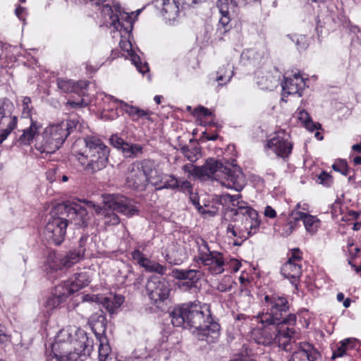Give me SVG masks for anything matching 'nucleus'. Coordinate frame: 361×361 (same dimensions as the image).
<instances>
[{
  "label": "nucleus",
  "instance_id": "obj_18",
  "mask_svg": "<svg viewBox=\"0 0 361 361\" xmlns=\"http://www.w3.org/2000/svg\"><path fill=\"white\" fill-rule=\"evenodd\" d=\"M320 354L310 343H300L298 349L295 351L289 361H315Z\"/></svg>",
  "mask_w": 361,
  "mask_h": 361
},
{
  "label": "nucleus",
  "instance_id": "obj_6",
  "mask_svg": "<svg viewBox=\"0 0 361 361\" xmlns=\"http://www.w3.org/2000/svg\"><path fill=\"white\" fill-rule=\"evenodd\" d=\"M85 150L78 153V159L86 171L94 173L106 167L109 161V148L98 137L87 135L84 137Z\"/></svg>",
  "mask_w": 361,
  "mask_h": 361
},
{
  "label": "nucleus",
  "instance_id": "obj_13",
  "mask_svg": "<svg viewBox=\"0 0 361 361\" xmlns=\"http://www.w3.org/2000/svg\"><path fill=\"white\" fill-rule=\"evenodd\" d=\"M146 290L149 299L157 307L169 298L171 291L169 283L157 276L148 279Z\"/></svg>",
  "mask_w": 361,
  "mask_h": 361
},
{
  "label": "nucleus",
  "instance_id": "obj_35",
  "mask_svg": "<svg viewBox=\"0 0 361 361\" xmlns=\"http://www.w3.org/2000/svg\"><path fill=\"white\" fill-rule=\"evenodd\" d=\"M216 81L219 82V85H224L228 83L233 76V71L228 63L223 66L216 72Z\"/></svg>",
  "mask_w": 361,
  "mask_h": 361
},
{
  "label": "nucleus",
  "instance_id": "obj_43",
  "mask_svg": "<svg viewBox=\"0 0 361 361\" xmlns=\"http://www.w3.org/2000/svg\"><path fill=\"white\" fill-rule=\"evenodd\" d=\"M181 169L185 173H188V178L195 177L201 178L200 166H194L192 164H187L183 165Z\"/></svg>",
  "mask_w": 361,
  "mask_h": 361
},
{
  "label": "nucleus",
  "instance_id": "obj_8",
  "mask_svg": "<svg viewBox=\"0 0 361 361\" xmlns=\"http://www.w3.org/2000/svg\"><path fill=\"white\" fill-rule=\"evenodd\" d=\"M195 244L197 247V254L195 256L196 262L206 267L213 275L223 273L225 265L223 255L218 251H211L207 241L202 238H197Z\"/></svg>",
  "mask_w": 361,
  "mask_h": 361
},
{
  "label": "nucleus",
  "instance_id": "obj_56",
  "mask_svg": "<svg viewBox=\"0 0 361 361\" xmlns=\"http://www.w3.org/2000/svg\"><path fill=\"white\" fill-rule=\"evenodd\" d=\"M197 271L195 269H185V280L195 282L198 280L197 276Z\"/></svg>",
  "mask_w": 361,
  "mask_h": 361
},
{
  "label": "nucleus",
  "instance_id": "obj_44",
  "mask_svg": "<svg viewBox=\"0 0 361 361\" xmlns=\"http://www.w3.org/2000/svg\"><path fill=\"white\" fill-rule=\"evenodd\" d=\"M57 86L63 92H74L75 82L71 80L58 78Z\"/></svg>",
  "mask_w": 361,
  "mask_h": 361
},
{
  "label": "nucleus",
  "instance_id": "obj_62",
  "mask_svg": "<svg viewBox=\"0 0 361 361\" xmlns=\"http://www.w3.org/2000/svg\"><path fill=\"white\" fill-rule=\"evenodd\" d=\"M67 105H69L72 108H78V107H82L84 106H86L87 104H84V100L83 99H81L79 102H74L68 100L66 103Z\"/></svg>",
  "mask_w": 361,
  "mask_h": 361
},
{
  "label": "nucleus",
  "instance_id": "obj_59",
  "mask_svg": "<svg viewBox=\"0 0 361 361\" xmlns=\"http://www.w3.org/2000/svg\"><path fill=\"white\" fill-rule=\"evenodd\" d=\"M305 126L307 129L312 132L318 129V128L320 127L319 123H314L311 118L305 123Z\"/></svg>",
  "mask_w": 361,
  "mask_h": 361
},
{
  "label": "nucleus",
  "instance_id": "obj_4",
  "mask_svg": "<svg viewBox=\"0 0 361 361\" xmlns=\"http://www.w3.org/2000/svg\"><path fill=\"white\" fill-rule=\"evenodd\" d=\"M264 310L259 313L257 318L259 322H274L276 324L295 329L297 317L295 314H289L283 317L284 313L288 312L290 306L286 297L279 293L266 295L264 297Z\"/></svg>",
  "mask_w": 361,
  "mask_h": 361
},
{
  "label": "nucleus",
  "instance_id": "obj_45",
  "mask_svg": "<svg viewBox=\"0 0 361 361\" xmlns=\"http://www.w3.org/2000/svg\"><path fill=\"white\" fill-rule=\"evenodd\" d=\"M23 111L22 114L24 117H30L33 106H32V101L30 97H24L22 100Z\"/></svg>",
  "mask_w": 361,
  "mask_h": 361
},
{
  "label": "nucleus",
  "instance_id": "obj_15",
  "mask_svg": "<svg viewBox=\"0 0 361 361\" xmlns=\"http://www.w3.org/2000/svg\"><path fill=\"white\" fill-rule=\"evenodd\" d=\"M286 137L284 131L279 132L275 137L268 140L266 145L284 160L288 158L293 149V144Z\"/></svg>",
  "mask_w": 361,
  "mask_h": 361
},
{
  "label": "nucleus",
  "instance_id": "obj_2",
  "mask_svg": "<svg viewBox=\"0 0 361 361\" xmlns=\"http://www.w3.org/2000/svg\"><path fill=\"white\" fill-rule=\"evenodd\" d=\"M92 348V341L83 330L68 326L56 336L52 345L54 356L48 361H78L82 355H90Z\"/></svg>",
  "mask_w": 361,
  "mask_h": 361
},
{
  "label": "nucleus",
  "instance_id": "obj_48",
  "mask_svg": "<svg viewBox=\"0 0 361 361\" xmlns=\"http://www.w3.org/2000/svg\"><path fill=\"white\" fill-rule=\"evenodd\" d=\"M307 214L304 212L297 210V209H293L291 212L290 216H289V218H288V219L290 222L295 221V227H297L298 222L301 220L302 221H304V219L305 216H307Z\"/></svg>",
  "mask_w": 361,
  "mask_h": 361
},
{
  "label": "nucleus",
  "instance_id": "obj_52",
  "mask_svg": "<svg viewBox=\"0 0 361 361\" xmlns=\"http://www.w3.org/2000/svg\"><path fill=\"white\" fill-rule=\"evenodd\" d=\"M178 190L188 194H191L192 191V185L187 180L179 179V186L177 188Z\"/></svg>",
  "mask_w": 361,
  "mask_h": 361
},
{
  "label": "nucleus",
  "instance_id": "obj_60",
  "mask_svg": "<svg viewBox=\"0 0 361 361\" xmlns=\"http://www.w3.org/2000/svg\"><path fill=\"white\" fill-rule=\"evenodd\" d=\"M298 118L302 123H305L309 121L311 118L310 117L308 113L305 110H300L298 112Z\"/></svg>",
  "mask_w": 361,
  "mask_h": 361
},
{
  "label": "nucleus",
  "instance_id": "obj_9",
  "mask_svg": "<svg viewBox=\"0 0 361 361\" xmlns=\"http://www.w3.org/2000/svg\"><path fill=\"white\" fill-rule=\"evenodd\" d=\"M50 214L43 235L47 242L59 245L64 240L68 219L64 215L56 212V206L51 209Z\"/></svg>",
  "mask_w": 361,
  "mask_h": 361
},
{
  "label": "nucleus",
  "instance_id": "obj_21",
  "mask_svg": "<svg viewBox=\"0 0 361 361\" xmlns=\"http://www.w3.org/2000/svg\"><path fill=\"white\" fill-rule=\"evenodd\" d=\"M87 240V236H82L79 240L78 247L77 249L71 250L66 255H64L66 268H70L83 258L85 252V245Z\"/></svg>",
  "mask_w": 361,
  "mask_h": 361
},
{
  "label": "nucleus",
  "instance_id": "obj_28",
  "mask_svg": "<svg viewBox=\"0 0 361 361\" xmlns=\"http://www.w3.org/2000/svg\"><path fill=\"white\" fill-rule=\"evenodd\" d=\"M116 101L120 102L122 104V106L123 107L126 113L132 117L133 121H137L140 118L150 120V116L152 113L149 110L142 109L137 106L129 105L128 104L121 100L116 99Z\"/></svg>",
  "mask_w": 361,
  "mask_h": 361
},
{
  "label": "nucleus",
  "instance_id": "obj_40",
  "mask_svg": "<svg viewBox=\"0 0 361 361\" xmlns=\"http://www.w3.org/2000/svg\"><path fill=\"white\" fill-rule=\"evenodd\" d=\"M99 341V361H106L109 353H111V348L108 343L107 338L106 336H99L97 337Z\"/></svg>",
  "mask_w": 361,
  "mask_h": 361
},
{
  "label": "nucleus",
  "instance_id": "obj_5",
  "mask_svg": "<svg viewBox=\"0 0 361 361\" xmlns=\"http://www.w3.org/2000/svg\"><path fill=\"white\" fill-rule=\"evenodd\" d=\"M83 202L88 208L94 209L97 214L104 216L105 224L109 226L118 225L120 223V219L115 214V211L128 217L139 213V210L133 204V201L121 195H112L105 201V205L103 207L95 204L92 201L84 200Z\"/></svg>",
  "mask_w": 361,
  "mask_h": 361
},
{
  "label": "nucleus",
  "instance_id": "obj_19",
  "mask_svg": "<svg viewBox=\"0 0 361 361\" xmlns=\"http://www.w3.org/2000/svg\"><path fill=\"white\" fill-rule=\"evenodd\" d=\"M305 86V82L300 73H295L293 78H286L282 84L283 97L290 94L302 96V91Z\"/></svg>",
  "mask_w": 361,
  "mask_h": 361
},
{
  "label": "nucleus",
  "instance_id": "obj_38",
  "mask_svg": "<svg viewBox=\"0 0 361 361\" xmlns=\"http://www.w3.org/2000/svg\"><path fill=\"white\" fill-rule=\"evenodd\" d=\"M303 224L307 232L311 235L316 233L320 226L319 219L317 216L308 214L305 217Z\"/></svg>",
  "mask_w": 361,
  "mask_h": 361
},
{
  "label": "nucleus",
  "instance_id": "obj_50",
  "mask_svg": "<svg viewBox=\"0 0 361 361\" xmlns=\"http://www.w3.org/2000/svg\"><path fill=\"white\" fill-rule=\"evenodd\" d=\"M11 341V336L8 333L6 328L0 324V344L8 345Z\"/></svg>",
  "mask_w": 361,
  "mask_h": 361
},
{
  "label": "nucleus",
  "instance_id": "obj_12",
  "mask_svg": "<svg viewBox=\"0 0 361 361\" xmlns=\"http://www.w3.org/2000/svg\"><path fill=\"white\" fill-rule=\"evenodd\" d=\"M56 211L64 215L68 222L73 221L80 227H86L91 219L87 209L76 204H59L56 206Z\"/></svg>",
  "mask_w": 361,
  "mask_h": 361
},
{
  "label": "nucleus",
  "instance_id": "obj_30",
  "mask_svg": "<svg viewBox=\"0 0 361 361\" xmlns=\"http://www.w3.org/2000/svg\"><path fill=\"white\" fill-rule=\"evenodd\" d=\"M295 221L290 222L288 219L279 218L274 224V229L281 235L287 237L295 229Z\"/></svg>",
  "mask_w": 361,
  "mask_h": 361
},
{
  "label": "nucleus",
  "instance_id": "obj_34",
  "mask_svg": "<svg viewBox=\"0 0 361 361\" xmlns=\"http://www.w3.org/2000/svg\"><path fill=\"white\" fill-rule=\"evenodd\" d=\"M76 292L73 286L71 285L69 281L62 282L61 283L55 286L54 293L59 298L66 300L71 294Z\"/></svg>",
  "mask_w": 361,
  "mask_h": 361
},
{
  "label": "nucleus",
  "instance_id": "obj_29",
  "mask_svg": "<svg viewBox=\"0 0 361 361\" xmlns=\"http://www.w3.org/2000/svg\"><path fill=\"white\" fill-rule=\"evenodd\" d=\"M157 189H171L176 190L179 186V179L171 174L161 173L158 176Z\"/></svg>",
  "mask_w": 361,
  "mask_h": 361
},
{
  "label": "nucleus",
  "instance_id": "obj_16",
  "mask_svg": "<svg viewBox=\"0 0 361 361\" xmlns=\"http://www.w3.org/2000/svg\"><path fill=\"white\" fill-rule=\"evenodd\" d=\"M139 165L140 164L134 162L129 166L126 174V184L130 188L142 191L145 189L148 182Z\"/></svg>",
  "mask_w": 361,
  "mask_h": 361
},
{
  "label": "nucleus",
  "instance_id": "obj_27",
  "mask_svg": "<svg viewBox=\"0 0 361 361\" xmlns=\"http://www.w3.org/2000/svg\"><path fill=\"white\" fill-rule=\"evenodd\" d=\"M116 101L120 102L122 104V106L123 107L126 113L132 117L133 121H137L140 118L150 120V116L152 113L149 110L142 109L137 106L129 105L128 104L121 100L116 99Z\"/></svg>",
  "mask_w": 361,
  "mask_h": 361
},
{
  "label": "nucleus",
  "instance_id": "obj_32",
  "mask_svg": "<svg viewBox=\"0 0 361 361\" xmlns=\"http://www.w3.org/2000/svg\"><path fill=\"white\" fill-rule=\"evenodd\" d=\"M124 298L121 295H115L113 296L104 298L102 300L103 307L110 313H114L123 302Z\"/></svg>",
  "mask_w": 361,
  "mask_h": 361
},
{
  "label": "nucleus",
  "instance_id": "obj_51",
  "mask_svg": "<svg viewBox=\"0 0 361 361\" xmlns=\"http://www.w3.org/2000/svg\"><path fill=\"white\" fill-rule=\"evenodd\" d=\"M109 142L114 147L119 149L121 151L123 148L124 144L126 142L117 135H112L109 138Z\"/></svg>",
  "mask_w": 361,
  "mask_h": 361
},
{
  "label": "nucleus",
  "instance_id": "obj_26",
  "mask_svg": "<svg viewBox=\"0 0 361 361\" xmlns=\"http://www.w3.org/2000/svg\"><path fill=\"white\" fill-rule=\"evenodd\" d=\"M157 6L160 3L161 13L168 20H174L178 16L179 7L175 0H156Z\"/></svg>",
  "mask_w": 361,
  "mask_h": 361
},
{
  "label": "nucleus",
  "instance_id": "obj_31",
  "mask_svg": "<svg viewBox=\"0 0 361 361\" xmlns=\"http://www.w3.org/2000/svg\"><path fill=\"white\" fill-rule=\"evenodd\" d=\"M41 127L39 123L31 119L30 127L23 130V134L19 137V142L25 145H30Z\"/></svg>",
  "mask_w": 361,
  "mask_h": 361
},
{
  "label": "nucleus",
  "instance_id": "obj_7",
  "mask_svg": "<svg viewBox=\"0 0 361 361\" xmlns=\"http://www.w3.org/2000/svg\"><path fill=\"white\" fill-rule=\"evenodd\" d=\"M260 323L262 328L257 329L252 333L253 338L258 344L270 345L273 343H278L285 348L292 338L297 337L295 329H290L272 322Z\"/></svg>",
  "mask_w": 361,
  "mask_h": 361
},
{
  "label": "nucleus",
  "instance_id": "obj_33",
  "mask_svg": "<svg viewBox=\"0 0 361 361\" xmlns=\"http://www.w3.org/2000/svg\"><path fill=\"white\" fill-rule=\"evenodd\" d=\"M47 264L49 268L56 271L66 268V264L64 255L57 254L56 252H50L47 257Z\"/></svg>",
  "mask_w": 361,
  "mask_h": 361
},
{
  "label": "nucleus",
  "instance_id": "obj_42",
  "mask_svg": "<svg viewBox=\"0 0 361 361\" xmlns=\"http://www.w3.org/2000/svg\"><path fill=\"white\" fill-rule=\"evenodd\" d=\"M142 245H137V247L131 252V256L133 260L141 267H144L147 262H149V258H147L143 252L141 251Z\"/></svg>",
  "mask_w": 361,
  "mask_h": 361
},
{
  "label": "nucleus",
  "instance_id": "obj_37",
  "mask_svg": "<svg viewBox=\"0 0 361 361\" xmlns=\"http://www.w3.org/2000/svg\"><path fill=\"white\" fill-rule=\"evenodd\" d=\"M122 152L126 158H134L142 154L143 147L137 144L126 142L123 145Z\"/></svg>",
  "mask_w": 361,
  "mask_h": 361
},
{
  "label": "nucleus",
  "instance_id": "obj_1",
  "mask_svg": "<svg viewBox=\"0 0 361 361\" xmlns=\"http://www.w3.org/2000/svg\"><path fill=\"white\" fill-rule=\"evenodd\" d=\"M170 317L174 326L194 328L200 341L214 343L219 338L220 325L212 319L207 304L202 305L198 301L184 303L174 307Z\"/></svg>",
  "mask_w": 361,
  "mask_h": 361
},
{
  "label": "nucleus",
  "instance_id": "obj_39",
  "mask_svg": "<svg viewBox=\"0 0 361 361\" xmlns=\"http://www.w3.org/2000/svg\"><path fill=\"white\" fill-rule=\"evenodd\" d=\"M356 340L353 338H346L341 341V345L333 352L332 359L343 356L346 350L354 347Z\"/></svg>",
  "mask_w": 361,
  "mask_h": 361
},
{
  "label": "nucleus",
  "instance_id": "obj_17",
  "mask_svg": "<svg viewBox=\"0 0 361 361\" xmlns=\"http://www.w3.org/2000/svg\"><path fill=\"white\" fill-rule=\"evenodd\" d=\"M8 103L4 102L0 103V126H6V128L0 130V144L2 143L17 126V117L12 116L6 108Z\"/></svg>",
  "mask_w": 361,
  "mask_h": 361
},
{
  "label": "nucleus",
  "instance_id": "obj_20",
  "mask_svg": "<svg viewBox=\"0 0 361 361\" xmlns=\"http://www.w3.org/2000/svg\"><path fill=\"white\" fill-rule=\"evenodd\" d=\"M224 166L221 161L214 159H207L204 164L200 166L201 178H212L219 182Z\"/></svg>",
  "mask_w": 361,
  "mask_h": 361
},
{
  "label": "nucleus",
  "instance_id": "obj_22",
  "mask_svg": "<svg viewBox=\"0 0 361 361\" xmlns=\"http://www.w3.org/2000/svg\"><path fill=\"white\" fill-rule=\"evenodd\" d=\"M280 78L278 73L274 75L271 72L262 73L257 77V84L262 90L272 91L276 88L279 84Z\"/></svg>",
  "mask_w": 361,
  "mask_h": 361
},
{
  "label": "nucleus",
  "instance_id": "obj_25",
  "mask_svg": "<svg viewBox=\"0 0 361 361\" xmlns=\"http://www.w3.org/2000/svg\"><path fill=\"white\" fill-rule=\"evenodd\" d=\"M120 47L123 51L128 52L129 56L130 57L131 61L135 66L139 72L144 74L149 71V66L147 63H142L141 62L140 56L135 54L132 50V44L129 41L121 40L120 42Z\"/></svg>",
  "mask_w": 361,
  "mask_h": 361
},
{
  "label": "nucleus",
  "instance_id": "obj_55",
  "mask_svg": "<svg viewBox=\"0 0 361 361\" xmlns=\"http://www.w3.org/2000/svg\"><path fill=\"white\" fill-rule=\"evenodd\" d=\"M181 152L184 156L191 162H194L197 160V157L195 154L191 152L188 147H183Z\"/></svg>",
  "mask_w": 361,
  "mask_h": 361
},
{
  "label": "nucleus",
  "instance_id": "obj_3",
  "mask_svg": "<svg viewBox=\"0 0 361 361\" xmlns=\"http://www.w3.org/2000/svg\"><path fill=\"white\" fill-rule=\"evenodd\" d=\"M78 121L70 119L48 126L35 138V149L41 154H51L58 150L67 137L76 128Z\"/></svg>",
  "mask_w": 361,
  "mask_h": 361
},
{
  "label": "nucleus",
  "instance_id": "obj_49",
  "mask_svg": "<svg viewBox=\"0 0 361 361\" xmlns=\"http://www.w3.org/2000/svg\"><path fill=\"white\" fill-rule=\"evenodd\" d=\"M332 168L334 171L340 172L344 176H347L349 173V168L346 161L345 160H339L334 163Z\"/></svg>",
  "mask_w": 361,
  "mask_h": 361
},
{
  "label": "nucleus",
  "instance_id": "obj_24",
  "mask_svg": "<svg viewBox=\"0 0 361 361\" xmlns=\"http://www.w3.org/2000/svg\"><path fill=\"white\" fill-rule=\"evenodd\" d=\"M88 324L97 337L103 336L106 329V319L102 310L92 314L88 319Z\"/></svg>",
  "mask_w": 361,
  "mask_h": 361
},
{
  "label": "nucleus",
  "instance_id": "obj_47",
  "mask_svg": "<svg viewBox=\"0 0 361 361\" xmlns=\"http://www.w3.org/2000/svg\"><path fill=\"white\" fill-rule=\"evenodd\" d=\"M291 39L295 43L297 49L305 50L308 47L307 37L305 35H295Z\"/></svg>",
  "mask_w": 361,
  "mask_h": 361
},
{
  "label": "nucleus",
  "instance_id": "obj_57",
  "mask_svg": "<svg viewBox=\"0 0 361 361\" xmlns=\"http://www.w3.org/2000/svg\"><path fill=\"white\" fill-rule=\"evenodd\" d=\"M195 114L197 116H209L212 115V112L204 106H198L195 109Z\"/></svg>",
  "mask_w": 361,
  "mask_h": 361
},
{
  "label": "nucleus",
  "instance_id": "obj_23",
  "mask_svg": "<svg viewBox=\"0 0 361 361\" xmlns=\"http://www.w3.org/2000/svg\"><path fill=\"white\" fill-rule=\"evenodd\" d=\"M140 164L139 168L143 172L145 177L147 178V182H150L154 185H158V176L161 172L155 169L154 161L151 159H144L141 161H135Z\"/></svg>",
  "mask_w": 361,
  "mask_h": 361
},
{
  "label": "nucleus",
  "instance_id": "obj_14",
  "mask_svg": "<svg viewBox=\"0 0 361 361\" xmlns=\"http://www.w3.org/2000/svg\"><path fill=\"white\" fill-rule=\"evenodd\" d=\"M219 183L231 189L240 191L246 184L245 177L240 168L236 164L224 166Z\"/></svg>",
  "mask_w": 361,
  "mask_h": 361
},
{
  "label": "nucleus",
  "instance_id": "obj_10",
  "mask_svg": "<svg viewBox=\"0 0 361 361\" xmlns=\"http://www.w3.org/2000/svg\"><path fill=\"white\" fill-rule=\"evenodd\" d=\"M240 197V195H228V198L232 204L238 207V209L234 210V214L243 215V220L245 224L244 228L247 232V235H243V237L247 238L255 233L256 230L259 226L260 221L258 219L257 212L250 207L245 205V202H240L239 199ZM232 211H233V209Z\"/></svg>",
  "mask_w": 361,
  "mask_h": 361
},
{
  "label": "nucleus",
  "instance_id": "obj_11",
  "mask_svg": "<svg viewBox=\"0 0 361 361\" xmlns=\"http://www.w3.org/2000/svg\"><path fill=\"white\" fill-rule=\"evenodd\" d=\"M302 254L299 248L292 249L288 254V260L281 268V274L297 286L302 275Z\"/></svg>",
  "mask_w": 361,
  "mask_h": 361
},
{
  "label": "nucleus",
  "instance_id": "obj_36",
  "mask_svg": "<svg viewBox=\"0 0 361 361\" xmlns=\"http://www.w3.org/2000/svg\"><path fill=\"white\" fill-rule=\"evenodd\" d=\"M72 286H73L75 290L77 292L83 287L87 286L90 282V276L87 272H80L75 274L74 279L69 281Z\"/></svg>",
  "mask_w": 361,
  "mask_h": 361
},
{
  "label": "nucleus",
  "instance_id": "obj_61",
  "mask_svg": "<svg viewBox=\"0 0 361 361\" xmlns=\"http://www.w3.org/2000/svg\"><path fill=\"white\" fill-rule=\"evenodd\" d=\"M264 215L271 219H274L276 216V212L271 206H267L264 209Z\"/></svg>",
  "mask_w": 361,
  "mask_h": 361
},
{
  "label": "nucleus",
  "instance_id": "obj_46",
  "mask_svg": "<svg viewBox=\"0 0 361 361\" xmlns=\"http://www.w3.org/2000/svg\"><path fill=\"white\" fill-rule=\"evenodd\" d=\"M62 298H59L53 292L52 295L49 297L45 302V307L49 310H52L60 305L61 303L64 302Z\"/></svg>",
  "mask_w": 361,
  "mask_h": 361
},
{
  "label": "nucleus",
  "instance_id": "obj_63",
  "mask_svg": "<svg viewBox=\"0 0 361 361\" xmlns=\"http://www.w3.org/2000/svg\"><path fill=\"white\" fill-rule=\"evenodd\" d=\"M190 195V199L192 202V204L197 207L198 209V207L200 206L199 203V199L197 197V195L196 193H193L192 191L191 192V194Z\"/></svg>",
  "mask_w": 361,
  "mask_h": 361
},
{
  "label": "nucleus",
  "instance_id": "obj_54",
  "mask_svg": "<svg viewBox=\"0 0 361 361\" xmlns=\"http://www.w3.org/2000/svg\"><path fill=\"white\" fill-rule=\"evenodd\" d=\"M319 180H320V183H322L326 186H329L332 183L331 176L323 171L318 177Z\"/></svg>",
  "mask_w": 361,
  "mask_h": 361
},
{
  "label": "nucleus",
  "instance_id": "obj_41",
  "mask_svg": "<svg viewBox=\"0 0 361 361\" xmlns=\"http://www.w3.org/2000/svg\"><path fill=\"white\" fill-rule=\"evenodd\" d=\"M148 272H155L157 274L164 275L166 274L167 268L159 263L152 261L149 259V262H147L143 267Z\"/></svg>",
  "mask_w": 361,
  "mask_h": 361
},
{
  "label": "nucleus",
  "instance_id": "obj_53",
  "mask_svg": "<svg viewBox=\"0 0 361 361\" xmlns=\"http://www.w3.org/2000/svg\"><path fill=\"white\" fill-rule=\"evenodd\" d=\"M88 85L89 82L87 81L80 80L75 83L74 92L80 95H84L85 93L83 92V90H86Z\"/></svg>",
  "mask_w": 361,
  "mask_h": 361
},
{
  "label": "nucleus",
  "instance_id": "obj_64",
  "mask_svg": "<svg viewBox=\"0 0 361 361\" xmlns=\"http://www.w3.org/2000/svg\"><path fill=\"white\" fill-rule=\"evenodd\" d=\"M230 361H250V359L247 355H240Z\"/></svg>",
  "mask_w": 361,
  "mask_h": 361
},
{
  "label": "nucleus",
  "instance_id": "obj_58",
  "mask_svg": "<svg viewBox=\"0 0 361 361\" xmlns=\"http://www.w3.org/2000/svg\"><path fill=\"white\" fill-rule=\"evenodd\" d=\"M173 276L179 280H185V270L175 269L173 270Z\"/></svg>",
  "mask_w": 361,
  "mask_h": 361
}]
</instances>
